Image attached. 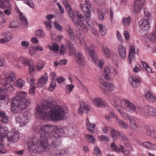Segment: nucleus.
<instances>
[{
    "label": "nucleus",
    "instance_id": "f03ea898",
    "mask_svg": "<svg viewBox=\"0 0 156 156\" xmlns=\"http://www.w3.org/2000/svg\"><path fill=\"white\" fill-rule=\"evenodd\" d=\"M36 109L39 118L42 120L53 121L62 119L65 114L63 107L59 105H53L52 102L44 101L42 105H37Z\"/></svg>",
    "mask_w": 156,
    "mask_h": 156
},
{
    "label": "nucleus",
    "instance_id": "20e7f679",
    "mask_svg": "<svg viewBox=\"0 0 156 156\" xmlns=\"http://www.w3.org/2000/svg\"><path fill=\"white\" fill-rule=\"evenodd\" d=\"M77 36L80 41V44L84 46V48L87 51L88 53L92 58L93 62L96 63L98 61V58L97 55L94 51L93 46L91 44L86 43L85 42L83 36L80 35Z\"/></svg>",
    "mask_w": 156,
    "mask_h": 156
},
{
    "label": "nucleus",
    "instance_id": "9b49d317",
    "mask_svg": "<svg viewBox=\"0 0 156 156\" xmlns=\"http://www.w3.org/2000/svg\"><path fill=\"white\" fill-rule=\"evenodd\" d=\"M28 112L23 111L19 112L18 116L16 118V121L19 122L20 126H26L28 122Z\"/></svg>",
    "mask_w": 156,
    "mask_h": 156
},
{
    "label": "nucleus",
    "instance_id": "c85d7f7f",
    "mask_svg": "<svg viewBox=\"0 0 156 156\" xmlns=\"http://www.w3.org/2000/svg\"><path fill=\"white\" fill-rule=\"evenodd\" d=\"M12 6L8 0H0V8L4 9Z\"/></svg>",
    "mask_w": 156,
    "mask_h": 156
},
{
    "label": "nucleus",
    "instance_id": "6ab92c4d",
    "mask_svg": "<svg viewBox=\"0 0 156 156\" xmlns=\"http://www.w3.org/2000/svg\"><path fill=\"white\" fill-rule=\"evenodd\" d=\"M76 63L81 67H83L85 64V61L83 55L80 53H78L76 55Z\"/></svg>",
    "mask_w": 156,
    "mask_h": 156
},
{
    "label": "nucleus",
    "instance_id": "ddd939ff",
    "mask_svg": "<svg viewBox=\"0 0 156 156\" xmlns=\"http://www.w3.org/2000/svg\"><path fill=\"white\" fill-rule=\"evenodd\" d=\"M92 102L94 106L98 107H105L106 105L105 101L99 97H96L92 99Z\"/></svg>",
    "mask_w": 156,
    "mask_h": 156
},
{
    "label": "nucleus",
    "instance_id": "b1692460",
    "mask_svg": "<svg viewBox=\"0 0 156 156\" xmlns=\"http://www.w3.org/2000/svg\"><path fill=\"white\" fill-rule=\"evenodd\" d=\"M118 52L121 58L122 59H125L126 58V49L122 45H119L118 47Z\"/></svg>",
    "mask_w": 156,
    "mask_h": 156
},
{
    "label": "nucleus",
    "instance_id": "393cba45",
    "mask_svg": "<svg viewBox=\"0 0 156 156\" xmlns=\"http://www.w3.org/2000/svg\"><path fill=\"white\" fill-rule=\"evenodd\" d=\"M101 51L104 56L106 58H109L111 55V51L110 49L106 46L102 47Z\"/></svg>",
    "mask_w": 156,
    "mask_h": 156
},
{
    "label": "nucleus",
    "instance_id": "2f4dec72",
    "mask_svg": "<svg viewBox=\"0 0 156 156\" xmlns=\"http://www.w3.org/2000/svg\"><path fill=\"white\" fill-rule=\"evenodd\" d=\"M19 59L21 62L24 65H30L31 64V60L26 58L24 57H21L19 58Z\"/></svg>",
    "mask_w": 156,
    "mask_h": 156
},
{
    "label": "nucleus",
    "instance_id": "2eb2a0df",
    "mask_svg": "<svg viewBox=\"0 0 156 156\" xmlns=\"http://www.w3.org/2000/svg\"><path fill=\"white\" fill-rule=\"evenodd\" d=\"M144 2L143 3L142 1L140 0L136 1L134 2L133 6L132 7V11L135 14L137 13L142 8Z\"/></svg>",
    "mask_w": 156,
    "mask_h": 156
},
{
    "label": "nucleus",
    "instance_id": "a18cd8bd",
    "mask_svg": "<svg viewBox=\"0 0 156 156\" xmlns=\"http://www.w3.org/2000/svg\"><path fill=\"white\" fill-rule=\"evenodd\" d=\"M61 144V142L59 139H57L54 140L51 143V146L53 148L57 147Z\"/></svg>",
    "mask_w": 156,
    "mask_h": 156
},
{
    "label": "nucleus",
    "instance_id": "7c9ffc66",
    "mask_svg": "<svg viewBox=\"0 0 156 156\" xmlns=\"http://www.w3.org/2000/svg\"><path fill=\"white\" fill-rule=\"evenodd\" d=\"M25 83V81L21 79L17 80L14 82V85L18 88L22 87Z\"/></svg>",
    "mask_w": 156,
    "mask_h": 156
},
{
    "label": "nucleus",
    "instance_id": "603ef678",
    "mask_svg": "<svg viewBox=\"0 0 156 156\" xmlns=\"http://www.w3.org/2000/svg\"><path fill=\"white\" fill-rule=\"evenodd\" d=\"M105 13L102 10L100 9L98 11V18L100 20H104Z\"/></svg>",
    "mask_w": 156,
    "mask_h": 156
},
{
    "label": "nucleus",
    "instance_id": "4c0bfd02",
    "mask_svg": "<svg viewBox=\"0 0 156 156\" xmlns=\"http://www.w3.org/2000/svg\"><path fill=\"white\" fill-rule=\"evenodd\" d=\"M121 132H119L114 129H112L110 132L111 136L112 137L113 140L115 141V140L116 136H119Z\"/></svg>",
    "mask_w": 156,
    "mask_h": 156
},
{
    "label": "nucleus",
    "instance_id": "37998d69",
    "mask_svg": "<svg viewBox=\"0 0 156 156\" xmlns=\"http://www.w3.org/2000/svg\"><path fill=\"white\" fill-rule=\"evenodd\" d=\"M44 66V62L42 61H38L37 62L36 65V68L37 70L38 71H40L43 68Z\"/></svg>",
    "mask_w": 156,
    "mask_h": 156
},
{
    "label": "nucleus",
    "instance_id": "5701e85b",
    "mask_svg": "<svg viewBox=\"0 0 156 156\" xmlns=\"http://www.w3.org/2000/svg\"><path fill=\"white\" fill-rule=\"evenodd\" d=\"M46 74L45 73L39 79L37 83L38 87H42L45 85L48 80V75Z\"/></svg>",
    "mask_w": 156,
    "mask_h": 156
},
{
    "label": "nucleus",
    "instance_id": "7ed1b4c3",
    "mask_svg": "<svg viewBox=\"0 0 156 156\" xmlns=\"http://www.w3.org/2000/svg\"><path fill=\"white\" fill-rule=\"evenodd\" d=\"M27 93L24 91L17 92L15 97L13 98L11 104V110L14 113L26 108L30 103L29 100L26 98Z\"/></svg>",
    "mask_w": 156,
    "mask_h": 156
},
{
    "label": "nucleus",
    "instance_id": "0e129e2a",
    "mask_svg": "<svg viewBox=\"0 0 156 156\" xmlns=\"http://www.w3.org/2000/svg\"><path fill=\"white\" fill-rule=\"evenodd\" d=\"M56 84L55 81H52L49 87L48 88V90L50 91H53L56 87Z\"/></svg>",
    "mask_w": 156,
    "mask_h": 156
},
{
    "label": "nucleus",
    "instance_id": "de8ad7c7",
    "mask_svg": "<svg viewBox=\"0 0 156 156\" xmlns=\"http://www.w3.org/2000/svg\"><path fill=\"white\" fill-rule=\"evenodd\" d=\"M74 88V86L73 84H69L67 85L65 88V91L66 93L69 94Z\"/></svg>",
    "mask_w": 156,
    "mask_h": 156
},
{
    "label": "nucleus",
    "instance_id": "09e8293b",
    "mask_svg": "<svg viewBox=\"0 0 156 156\" xmlns=\"http://www.w3.org/2000/svg\"><path fill=\"white\" fill-rule=\"evenodd\" d=\"M4 87L8 91H12L14 90L13 86L11 84L9 83H5Z\"/></svg>",
    "mask_w": 156,
    "mask_h": 156
},
{
    "label": "nucleus",
    "instance_id": "bb28decb",
    "mask_svg": "<svg viewBox=\"0 0 156 156\" xmlns=\"http://www.w3.org/2000/svg\"><path fill=\"white\" fill-rule=\"evenodd\" d=\"M147 109V113L150 115L153 116H156V110L153 107L147 106L145 107Z\"/></svg>",
    "mask_w": 156,
    "mask_h": 156
},
{
    "label": "nucleus",
    "instance_id": "a878e982",
    "mask_svg": "<svg viewBox=\"0 0 156 156\" xmlns=\"http://www.w3.org/2000/svg\"><path fill=\"white\" fill-rule=\"evenodd\" d=\"M4 75L6 76V78L8 79V81L12 82L14 81L16 78V75L14 73L12 72H10L8 74L5 72H4Z\"/></svg>",
    "mask_w": 156,
    "mask_h": 156
},
{
    "label": "nucleus",
    "instance_id": "680f3d73",
    "mask_svg": "<svg viewBox=\"0 0 156 156\" xmlns=\"http://www.w3.org/2000/svg\"><path fill=\"white\" fill-rule=\"evenodd\" d=\"M12 7H10L8 8H5L4 10L5 13L8 16H9L11 14V12L12 11Z\"/></svg>",
    "mask_w": 156,
    "mask_h": 156
},
{
    "label": "nucleus",
    "instance_id": "f257e3e1",
    "mask_svg": "<svg viewBox=\"0 0 156 156\" xmlns=\"http://www.w3.org/2000/svg\"><path fill=\"white\" fill-rule=\"evenodd\" d=\"M33 129L40 134V137L39 140L37 136H35L28 141V149L30 152L35 150L40 152L46 151L48 146V137L51 130L57 138L63 136L67 131L66 128L59 125L54 126L49 124L43 125L40 122L35 124Z\"/></svg>",
    "mask_w": 156,
    "mask_h": 156
},
{
    "label": "nucleus",
    "instance_id": "f8f14e48",
    "mask_svg": "<svg viewBox=\"0 0 156 156\" xmlns=\"http://www.w3.org/2000/svg\"><path fill=\"white\" fill-rule=\"evenodd\" d=\"M150 19L148 18H144L141 20L139 23L140 28L144 30H147L150 27Z\"/></svg>",
    "mask_w": 156,
    "mask_h": 156
},
{
    "label": "nucleus",
    "instance_id": "0eeeda50",
    "mask_svg": "<svg viewBox=\"0 0 156 156\" xmlns=\"http://www.w3.org/2000/svg\"><path fill=\"white\" fill-rule=\"evenodd\" d=\"M119 113L120 116L123 119H128L129 120V126L131 129L134 131H137L138 126L137 124V119L136 118L130 116L129 114L126 112L122 113L119 110Z\"/></svg>",
    "mask_w": 156,
    "mask_h": 156
},
{
    "label": "nucleus",
    "instance_id": "aec40b11",
    "mask_svg": "<svg viewBox=\"0 0 156 156\" xmlns=\"http://www.w3.org/2000/svg\"><path fill=\"white\" fill-rule=\"evenodd\" d=\"M104 73H107L111 76H114L117 74V72L114 67L111 65H108L105 67Z\"/></svg>",
    "mask_w": 156,
    "mask_h": 156
},
{
    "label": "nucleus",
    "instance_id": "69168bd1",
    "mask_svg": "<svg viewBox=\"0 0 156 156\" xmlns=\"http://www.w3.org/2000/svg\"><path fill=\"white\" fill-rule=\"evenodd\" d=\"M35 80L34 78H29L27 79V82L30 85V87L34 86V85L35 83Z\"/></svg>",
    "mask_w": 156,
    "mask_h": 156
},
{
    "label": "nucleus",
    "instance_id": "cd10ccee",
    "mask_svg": "<svg viewBox=\"0 0 156 156\" xmlns=\"http://www.w3.org/2000/svg\"><path fill=\"white\" fill-rule=\"evenodd\" d=\"M100 83L104 87L107 88L109 91H112L115 89V87L113 84L111 83L107 82H102Z\"/></svg>",
    "mask_w": 156,
    "mask_h": 156
},
{
    "label": "nucleus",
    "instance_id": "338daca9",
    "mask_svg": "<svg viewBox=\"0 0 156 156\" xmlns=\"http://www.w3.org/2000/svg\"><path fill=\"white\" fill-rule=\"evenodd\" d=\"M60 54L63 55L65 54L66 51V48L64 45H61L60 46Z\"/></svg>",
    "mask_w": 156,
    "mask_h": 156
},
{
    "label": "nucleus",
    "instance_id": "dca6fc26",
    "mask_svg": "<svg viewBox=\"0 0 156 156\" xmlns=\"http://www.w3.org/2000/svg\"><path fill=\"white\" fill-rule=\"evenodd\" d=\"M140 145L144 148L151 151L156 150V144H153L148 141L141 143Z\"/></svg>",
    "mask_w": 156,
    "mask_h": 156
},
{
    "label": "nucleus",
    "instance_id": "58836bf2",
    "mask_svg": "<svg viewBox=\"0 0 156 156\" xmlns=\"http://www.w3.org/2000/svg\"><path fill=\"white\" fill-rule=\"evenodd\" d=\"M148 38L151 41L154 42L156 41V26L154 33H151L148 36Z\"/></svg>",
    "mask_w": 156,
    "mask_h": 156
},
{
    "label": "nucleus",
    "instance_id": "4468645a",
    "mask_svg": "<svg viewBox=\"0 0 156 156\" xmlns=\"http://www.w3.org/2000/svg\"><path fill=\"white\" fill-rule=\"evenodd\" d=\"M66 31L70 40L73 42H75L76 41V37L73 30L70 26L68 25L66 26Z\"/></svg>",
    "mask_w": 156,
    "mask_h": 156
},
{
    "label": "nucleus",
    "instance_id": "052dcab7",
    "mask_svg": "<svg viewBox=\"0 0 156 156\" xmlns=\"http://www.w3.org/2000/svg\"><path fill=\"white\" fill-rule=\"evenodd\" d=\"M66 44L68 47V49L74 47L73 44L69 40L67 39L66 41Z\"/></svg>",
    "mask_w": 156,
    "mask_h": 156
},
{
    "label": "nucleus",
    "instance_id": "a211bd4d",
    "mask_svg": "<svg viewBox=\"0 0 156 156\" xmlns=\"http://www.w3.org/2000/svg\"><path fill=\"white\" fill-rule=\"evenodd\" d=\"M119 99V98L116 96H114L111 98L110 99V101L113 106L116 107L117 111L119 113V110L124 113L125 112H123L121 110V105L120 104V106L118 105Z\"/></svg>",
    "mask_w": 156,
    "mask_h": 156
},
{
    "label": "nucleus",
    "instance_id": "3c124183",
    "mask_svg": "<svg viewBox=\"0 0 156 156\" xmlns=\"http://www.w3.org/2000/svg\"><path fill=\"white\" fill-rule=\"evenodd\" d=\"M70 18L71 19L73 22L75 24V21L76 18L75 17V13L72 10L68 12Z\"/></svg>",
    "mask_w": 156,
    "mask_h": 156
},
{
    "label": "nucleus",
    "instance_id": "e433bc0d",
    "mask_svg": "<svg viewBox=\"0 0 156 156\" xmlns=\"http://www.w3.org/2000/svg\"><path fill=\"white\" fill-rule=\"evenodd\" d=\"M131 18L130 17H129L128 18L123 17L122 20V24L125 26H128L131 23Z\"/></svg>",
    "mask_w": 156,
    "mask_h": 156
},
{
    "label": "nucleus",
    "instance_id": "1a4fd4ad",
    "mask_svg": "<svg viewBox=\"0 0 156 156\" xmlns=\"http://www.w3.org/2000/svg\"><path fill=\"white\" fill-rule=\"evenodd\" d=\"M80 7L83 12L84 17L86 18L87 20H88L91 16L90 10H94L95 9L93 5L86 1H85L84 4H80Z\"/></svg>",
    "mask_w": 156,
    "mask_h": 156
},
{
    "label": "nucleus",
    "instance_id": "bf43d9fd",
    "mask_svg": "<svg viewBox=\"0 0 156 156\" xmlns=\"http://www.w3.org/2000/svg\"><path fill=\"white\" fill-rule=\"evenodd\" d=\"M86 138L90 143H93L95 142V139L92 135H87Z\"/></svg>",
    "mask_w": 156,
    "mask_h": 156
},
{
    "label": "nucleus",
    "instance_id": "4be33fe9",
    "mask_svg": "<svg viewBox=\"0 0 156 156\" xmlns=\"http://www.w3.org/2000/svg\"><path fill=\"white\" fill-rule=\"evenodd\" d=\"M89 109L88 106L85 105L84 102H81L80 104V108H79L78 113L80 115H82L84 113L87 114Z\"/></svg>",
    "mask_w": 156,
    "mask_h": 156
},
{
    "label": "nucleus",
    "instance_id": "e2e57ef3",
    "mask_svg": "<svg viewBox=\"0 0 156 156\" xmlns=\"http://www.w3.org/2000/svg\"><path fill=\"white\" fill-rule=\"evenodd\" d=\"M24 2L31 8H33L34 7V4L31 0H24Z\"/></svg>",
    "mask_w": 156,
    "mask_h": 156
},
{
    "label": "nucleus",
    "instance_id": "a19ab883",
    "mask_svg": "<svg viewBox=\"0 0 156 156\" xmlns=\"http://www.w3.org/2000/svg\"><path fill=\"white\" fill-rule=\"evenodd\" d=\"M48 47L50 50L54 51H57L59 50V47L56 44L51 43Z\"/></svg>",
    "mask_w": 156,
    "mask_h": 156
},
{
    "label": "nucleus",
    "instance_id": "39448f33",
    "mask_svg": "<svg viewBox=\"0 0 156 156\" xmlns=\"http://www.w3.org/2000/svg\"><path fill=\"white\" fill-rule=\"evenodd\" d=\"M121 105V110H124L125 111L131 113L137 112L136 111L137 108L135 105L128 99H122L120 101Z\"/></svg>",
    "mask_w": 156,
    "mask_h": 156
},
{
    "label": "nucleus",
    "instance_id": "4d7b16f0",
    "mask_svg": "<svg viewBox=\"0 0 156 156\" xmlns=\"http://www.w3.org/2000/svg\"><path fill=\"white\" fill-rule=\"evenodd\" d=\"M145 15L146 16L145 18L150 19L151 18L152 16L150 13L148 9L147 8H145L144 9Z\"/></svg>",
    "mask_w": 156,
    "mask_h": 156
},
{
    "label": "nucleus",
    "instance_id": "72a5a7b5",
    "mask_svg": "<svg viewBox=\"0 0 156 156\" xmlns=\"http://www.w3.org/2000/svg\"><path fill=\"white\" fill-rule=\"evenodd\" d=\"M99 27V30L101 34L104 36L106 34L107 30L105 27L104 25L101 24H98Z\"/></svg>",
    "mask_w": 156,
    "mask_h": 156
},
{
    "label": "nucleus",
    "instance_id": "864d4df0",
    "mask_svg": "<svg viewBox=\"0 0 156 156\" xmlns=\"http://www.w3.org/2000/svg\"><path fill=\"white\" fill-rule=\"evenodd\" d=\"M12 36L10 35L9 36L5 37L3 39H0V44L3 43L10 41L12 38Z\"/></svg>",
    "mask_w": 156,
    "mask_h": 156
},
{
    "label": "nucleus",
    "instance_id": "9d476101",
    "mask_svg": "<svg viewBox=\"0 0 156 156\" xmlns=\"http://www.w3.org/2000/svg\"><path fill=\"white\" fill-rule=\"evenodd\" d=\"M76 14L80 19L76 20L75 19V24L76 27L80 30H83L86 32L88 31V29L86 25H85L83 22L84 21V17L78 11H76Z\"/></svg>",
    "mask_w": 156,
    "mask_h": 156
},
{
    "label": "nucleus",
    "instance_id": "f3484780",
    "mask_svg": "<svg viewBox=\"0 0 156 156\" xmlns=\"http://www.w3.org/2000/svg\"><path fill=\"white\" fill-rule=\"evenodd\" d=\"M129 79L131 86L135 88H137L141 82V80L139 77L131 76Z\"/></svg>",
    "mask_w": 156,
    "mask_h": 156
},
{
    "label": "nucleus",
    "instance_id": "412c9836",
    "mask_svg": "<svg viewBox=\"0 0 156 156\" xmlns=\"http://www.w3.org/2000/svg\"><path fill=\"white\" fill-rule=\"evenodd\" d=\"M138 48L136 46L132 45L131 46L129 55V62L130 64L132 62L131 59L132 57H133L135 54L138 53Z\"/></svg>",
    "mask_w": 156,
    "mask_h": 156
},
{
    "label": "nucleus",
    "instance_id": "79ce46f5",
    "mask_svg": "<svg viewBox=\"0 0 156 156\" xmlns=\"http://www.w3.org/2000/svg\"><path fill=\"white\" fill-rule=\"evenodd\" d=\"M28 72L31 75L34 74L35 73V66L34 65H29Z\"/></svg>",
    "mask_w": 156,
    "mask_h": 156
},
{
    "label": "nucleus",
    "instance_id": "13d9d810",
    "mask_svg": "<svg viewBox=\"0 0 156 156\" xmlns=\"http://www.w3.org/2000/svg\"><path fill=\"white\" fill-rule=\"evenodd\" d=\"M1 122L4 123H6L8 122V118L5 115V114L0 118Z\"/></svg>",
    "mask_w": 156,
    "mask_h": 156
},
{
    "label": "nucleus",
    "instance_id": "473e14b6",
    "mask_svg": "<svg viewBox=\"0 0 156 156\" xmlns=\"http://www.w3.org/2000/svg\"><path fill=\"white\" fill-rule=\"evenodd\" d=\"M145 95L147 99L149 101L152 102H154L155 101V98H154L151 92H147Z\"/></svg>",
    "mask_w": 156,
    "mask_h": 156
},
{
    "label": "nucleus",
    "instance_id": "5fc2aeb1",
    "mask_svg": "<svg viewBox=\"0 0 156 156\" xmlns=\"http://www.w3.org/2000/svg\"><path fill=\"white\" fill-rule=\"evenodd\" d=\"M20 17L24 25L28 24V22L27 19L23 16V14L21 12L20 13Z\"/></svg>",
    "mask_w": 156,
    "mask_h": 156
},
{
    "label": "nucleus",
    "instance_id": "f704fd0d",
    "mask_svg": "<svg viewBox=\"0 0 156 156\" xmlns=\"http://www.w3.org/2000/svg\"><path fill=\"white\" fill-rule=\"evenodd\" d=\"M156 129L152 126H147L145 127V129L147 131V134L149 136L151 135Z\"/></svg>",
    "mask_w": 156,
    "mask_h": 156
},
{
    "label": "nucleus",
    "instance_id": "423d86ee",
    "mask_svg": "<svg viewBox=\"0 0 156 156\" xmlns=\"http://www.w3.org/2000/svg\"><path fill=\"white\" fill-rule=\"evenodd\" d=\"M19 132L15 129H11L8 132L6 138H4L5 144H10L16 142L19 139Z\"/></svg>",
    "mask_w": 156,
    "mask_h": 156
},
{
    "label": "nucleus",
    "instance_id": "6e6552de",
    "mask_svg": "<svg viewBox=\"0 0 156 156\" xmlns=\"http://www.w3.org/2000/svg\"><path fill=\"white\" fill-rule=\"evenodd\" d=\"M8 132V129L6 126H2L0 129V153L2 154L6 152V149L4 147L5 142L3 140L7 137Z\"/></svg>",
    "mask_w": 156,
    "mask_h": 156
},
{
    "label": "nucleus",
    "instance_id": "c03bdc74",
    "mask_svg": "<svg viewBox=\"0 0 156 156\" xmlns=\"http://www.w3.org/2000/svg\"><path fill=\"white\" fill-rule=\"evenodd\" d=\"M66 152V151L64 149L57 150L56 151L55 156H63Z\"/></svg>",
    "mask_w": 156,
    "mask_h": 156
},
{
    "label": "nucleus",
    "instance_id": "c756f323",
    "mask_svg": "<svg viewBox=\"0 0 156 156\" xmlns=\"http://www.w3.org/2000/svg\"><path fill=\"white\" fill-rule=\"evenodd\" d=\"M86 123L88 130L89 131L93 133L95 130V125L94 124H92L90 123L88 118L86 121Z\"/></svg>",
    "mask_w": 156,
    "mask_h": 156
},
{
    "label": "nucleus",
    "instance_id": "49530a36",
    "mask_svg": "<svg viewBox=\"0 0 156 156\" xmlns=\"http://www.w3.org/2000/svg\"><path fill=\"white\" fill-rule=\"evenodd\" d=\"M68 52L69 55L71 56H75L76 57V51L75 49V47L71 48L68 49Z\"/></svg>",
    "mask_w": 156,
    "mask_h": 156
},
{
    "label": "nucleus",
    "instance_id": "8fccbe9b",
    "mask_svg": "<svg viewBox=\"0 0 156 156\" xmlns=\"http://www.w3.org/2000/svg\"><path fill=\"white\" fill-rule=\"evenodd\" d=\"M119 138L121 139L123 142H127L129 140L128 137L125 134L122 133H121L119 136Z\"/></svg>",
    "mask_w": 156,
    "mask_h": 156
},
{
    "label": "nucleus",
    "instance_id": "774afa93",
    "mask_svg": "<svg viewBox=\"0 0 156 156\" xmlns=\"http://www.w3.org/2000/svg\"><path fill=\"white\" fill-rule=\"evenodd\" d=\"M94 152L95 154L98 156L101 155V152L99 147L96 146L94 148Z\"/></svg>",
    "mask_w": 156,
    "mask_h": 156
},
{
    "label": "nucleus",
    "instance_id": "ea45409f",
    "mask_svg": "<svg viewBox=\"0 0 156 156\" xmlns=\"http://www.w3.org/2000/svg\"><path fill=\"white\" fill-rule=\"evenodd\" d=\"M35 35L41 38L45 37V34L42 30H38L35 32Z\"/></svg>",
    "mask_w": 156,
    "mask_h": 156
},
{
    "label": "nucleus",
    "instance_id": "c9c22d12",
    "mask_svg": "<svg viewBox=\"0 0 156 156\" xmlns=\"http://www.w3.org/2000/svg\"><path fill=\"white\" fill-rule=\"evenodd\" d=\"M116 122L119 124V126L122 128L126 129L128 128V126L125 122L116 118Z\"/></svg>",
    "mask_w": 156,
    "mask_h": 156
},
{
    "label": "nucleus",
    "instance_id": "6e6d98bb",
    "mask_svg": "<svg viewBox=\"0 0 156 156\" xmlns=\"http://www.w3.org/2000/svg\"><path fill=\"white\" fill-rule=\"evenodd\" d=\"M98 138L101 141L105 142L106 143L108 142L109 140L108 137L104 135H101L99 136L98 137Z\"/></svg>",
    "mask_w": 156,
    "mask_h": 156
}]
</instances>
